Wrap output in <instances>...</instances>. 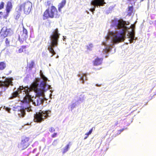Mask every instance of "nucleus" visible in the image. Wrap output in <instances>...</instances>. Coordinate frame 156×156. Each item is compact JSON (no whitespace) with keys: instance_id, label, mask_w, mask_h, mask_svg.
Listing matches in <instances>:
<instances>
[{"instance_id":"5701e85b","label":"nucleus","mask_w":156,"mask_h":156,"mask_svg":"<svg viewBox=\"0 0 156 156\" xmlns=\"http://www.w3.org/2000/svg\"><path fill=\"white\" fill-rule=\"evenodd\" d=\"M20 12H16L14 14V17L16 20H18L20 17Z\"/></svg>"},{"instance_id":"79ce46f5","label":"nucleus","mask_w":156,"mask_h":156,"mask_svg":"<svg viewBox=\"0 0 156 156\" xmlns=\"http://www.w3.org/2000/svg\"><path fill=\"white\" fill-rule=\"evenodd\" d=\"M82 80H83V77L82 78Z\"/></svg>"},{"instance_id":"72a5a7b5","label":"nucleus","mask_w":156,"mask_h":156,"mask_svg":"<svg viewBox=\"0 0 156 156\" xmlns=\"http://www.w3.org/2000/svg\"><path fill=\"white\" fill-rule=\"evenodd\" d=\"M58 143V140L56 139L54 140L52 143V145L54 146H55Z\"/></svg>"},{"instance_id":"ea45409f","label":"nucleus","mask_w":156,"mask_h":156,"mask_svg":"<svg viewBox=\"0 0 156 156\" xmlns=\"http://www.w3.org/2000/svg\"><path fill=\"white\" fill-rule=\"evenodd\" d=\"M132 0H127V1H131Z\"/></svg>"},{"instance_id":"cd10ccee","label":"nucleus","mask_w":156,"mask_h":156,"mask_svg":"<svg viewBox=\"0 0 156 156\" xmlns=\"http://www.w3.org/2000/svg\"><path fill=\"white\" fill-rule=\"evenodd\" d=\"M93 128H91V129L89 130V131L88 132H87V133H86L85 134V135H87V136H86L85 137H84V139H87V138L88 137V136H89V135L90 134L92 133V131H93Z\"/></svg>"},{"instance_id":"1a4fd4ad","label":"nucleus","mask_w":156,"mask_h":156,"mask_svg":"<svg viewBox=\"0 0 156 156\" xmlns=\"http://www.w3.org/2000/svg\"><path fill=\"white\" fill-rule=\"evenodd\" d=\"M106 4L104 0H94L92 1L91 2V5H92L94 7L90 9V11L93 12L94 14V11L95 10L96 7L103 6Z\"/></svg>"},{"instance_id":"473e14b6","label":"nucleus","mask_w":156,"mask_h":156,"mask_svg":"<svg viewBox=\"0 0 156 156\" xmlns=\"http://www.w3.org/2000/svg\"><path fill=\"white\" fill-rule=\"evenodd\" d=\"M46 84V82H44V81H42L40 83L41 85V86H42V87H43V89L44 88V87L45 86Z\"/></svg>"},{"instance_id":"c756f323","label":"nucleus","mask_w":156,"mask_h":156,"mask_svg":"<svg viewBox=\"0 0 156 156\" xmlns=\"http://www.w3.org/2000/svg\"><path fill=\"white\" fill-rule=\"evenodd\" d=\"M55 129L52 127H51L49 129V131L51 133H52L55 131Z\"/></svg>"},{"instance_id":"a19ab883","label":"nucleus","mask_w":156,"mask_h":156,"mask_svg":"<svg viewBox=\"0 0 156 156\" xmlns=\"http://www.w3.org/2000/svg\"><path fill=\"white\" fill-rule=\"evenodd\" d=\"M143 1H144V0H141V2Z\"/></svg>"},{"instance_id":"4c0bfd02","label":"nucleus","mask_w":156,"mask_h":156,"mask_svg":"<svg viewBox=\"0 0 156 156\" xmlns=\"http://www.w3.org/2000/svg\"><path fill=\"white\" fill-rule=\"evenodd\" d=\"M133 40H132L131 39H130V43H132L133 42Z\"/></svg>"},{"instance_id":"f03ea898","label":"nucleus","mask_w":156,"mask_h":156,"mask_svg":"<svg viewBox=\"0 0 156 156\" xmlns=\"http://www.w3.org/2000/svg\"><path fill=\"white\" fill-rule=\"evenodd\" d=\"M60 34L57 28L54 30L52 34L50 36L51 44L48 48L49 51L52 54L51 57H52L56 54L53 48L57 46L58 39Z\"/></svg>"},{"instance_id":"423d86ee","label":"nucleus","mask_w":156,"mask_h":156,"mask_svg":"<svg viewBox=\"0 0 156 156\" xmlns=\"http://www.w3.org/2000/svg\"><path fill=\"white\" fill-rule=\"evenodd\" d=\"M13 80L12 78H7L4 81H0V87L2 88L1 91H0V96H2V92L5 91L10 85L13 86Z\"/></svg>"},{"instance_id":"c9c22d12","label":"nucleus","mask_w":156,"mask_h":156,"mask_svg":"<svg viewBox=\"0 0 156 156\" xmlns=\"http://www.w3.org/2000/svg\"><path fill=\"white\" fill-rule=\"evenodd\" d=\"M123 130V129H122L118 130V132H119V134H120V133Z\"/></svg>"},{"instance_id":"412c9836","label":"nucleus","mask_w":156,"mask_h":156,"mask_svg":"<svg viewBox=\"0 0 156 156\" xmlns=\"http://www.w3.org/2000/svg\"><path fill=\"white\" fill-rule=\"evenodd\" d=\"M128 12L127 15L129 16H130L133 12V6H129L128 8Z\"/></svg>"},{"instance_id":"393cba45","label":"nucleus","mask_w":156,"mask_h":156,"mask_svg":"<svg viewBox=\"0 0 156 156\" xmlns=\"http://www.w3.org/2000/svg\"><path fill=\"white\" fill-rule=\"evenodd\" d=\"M45 3V5L46 6L48 7V8H50V6L51 7V5H53V4L51 3L50 1H47Z\"/></svg>"},{"instance_id":"20e7f679","label":"nucleus","mask_w":156,"mask_h":156,"mask_svg":"<svg viewBox=\"0 0 156 156\" xmlns=\"http://www.w3.org/2000/svg\"><path fill=\"white\" fill-rule=\"evenodd\" d=\"M25 90L26 96L24 98V100L27 102H29L30 101L32 102L33 105L37 106H39L43 103L44 101L43 98L37 96L34 98H33L32 99L31 98V96L29 95V93L30 91V89L27 88H25Z\"/></svg>"},{"instance_id":"6ab92c4d","label":"nucleus","mask_w":156,"mask_h":156,"mask_svg":"<svg viewBox=\"0 0 156 156\" xmlns=\"http://www.w3.org/2000/svg\"><path fill=\"white\" fill-rule=\"evenodd\" d=\"M6 67V64L5 62H0V70H2L4 69Z\"/></svg>"},{"instance_id":"4be33fe9","label":"nucleus","mask_w":156,"mask_h":156,"mask_svg":"<svg viewBox=\"0 0 156 156\" xmlns=\"http://www.w3.org/2000/svg\"><path fill=\"white\" fill-rule=\"evenodd\" d=\"M27 47L26 45H23L20 47L18 50V52L19 53H21L24 51H26L25 49Z\"/></svg>"},{"instance_id":"f8f14e48","label":"nucleus","mask_w":156,"mask_h":156,"mask_svg":"<svg viewBox=\"0 0 156 156\" xmlns=\"http://www.w3.org/2000/svg\"><path fill=\"white\" fill-rule=\"evenodd\" d=\"M8 32L6 28L3 27L0 30V39L3 40L7 36Z\"/></svg>"},{"instance_id":"aec40b11","label":"nucleus","mask_w":156,"mask_h":156,"mask_svg":"<svg viewBox=\"0 0 156 156\" xmlns=\"http://www.w3.org/2000/svg\"><path fill=\"white\" fill-rule=\"evenodd\" d=\"M18 115L19 116L21 117H23L26 115L25 111L23 109H21L18 112Z\"/></svg>"},{"instance_id":"39448f33","label":"nucleus","mask_w":156,"mask_h":156,"mask_svg":"<svg viewBox=\"0 0 156 156\" xmlns=\"http://www.w3.org/2000/svg\"><path fill=\"white\" fill-rule=\"evenodd\" d=\"M51 113V111L49 110H40L34 115V122L38 123L41 122L49 116V114Z\"/></svg>"},{"instance_id":"dca6fc26","label":"nucleus","mask_w":156,"mask_h":156,"mask_svg":"<svg viewBox=\"0 0 156 156\" xmlns=\"http://www.w3.org/2000/svg\"><path fill=\"white\" fill-rule=\"evenodd\" d=\"M103 59L101 58L97 57L93 61V64L94 66H98L101 64Z\"/></svg>"},{"instance_id":"a211bd4d","label":"nucleus","mask_w":156,"mask_h":156,"mask_svg":"<svg viewBox=\"0 0 156 156\" xmlns=\"http://www.w3.org/2000/svg\"><path fill=\"white\" fill-rule=\"evenodd\" d=\"M34 65L35 63L34 61L33 60L31 61L30 63L27 64V68L30 70H31L33 68Z\"/></svg>"},{"instance_id":"58836bf2","label":"nucleus","mask_w":156,"mask_h":156,"mask_svg":"<svg viewBox=\"0 0 156 156\" xmlns=\"http://www.w3.org/2000/svg\"><path fill=\"white\" fill-rule=\"evenodd\" d=\"M89 46H90V47H92V46H93V44H89Z\"/></svg>"},{"instance_id":"4468645a","label":"nucleus","mask_w":156,"mask_h":156,"mask_svg":"<svg viewBox=\"0 0 156 156\" xmlns=\"http://www.w3.org/2000/svg\"><path fill=\"white\" fill-rule=\"evenodd\" d=\"M12 3L9 1L7 2L6 6V16H5V17L8 16L9 13L12 9Z\"/></svg>"},{"instance_id":"6e6552de","label":"nucleus","mask_w":156,"mask_h":156,"mask_svg":"<svg viewBox=\"0 0 156 156\" xmlns=\"http://www.w3.org/2000/svg\"><path fill=\"white\" fill-rule=\"evenodd\" d=\"M22 30L18 32V40L20 42L23 43V42L26 41L28 37V32L26 29L24 27H23Z\"/></svg>"},{"instance_id":"2f4dec72","label":"nucleus","mask_w":156,"mask_h":156,"mask_svg":"<svg viewBox=\"0 0 156 156\" xmlns=\"http://www.w3.org/2000/svg\"><path fill=\"white\" fill-rule=\"evenodd\" d=\"M5 44H6V46H9V41L8 40V39L7 38L5 39Z\"/></svg>"},{"instance_id":"b1692460","label":"nucleus","mask_w":156,"mask_h":156,"mask_svg":"<svg viewBox=\"0 0 156 156\" xmlns=\"http://www.w3.org/2000/svg\"><path fill=\"white\" fill-rule=\"evenodd\" d=\"M69 144H67L65 147V148L64 149L62 153L63 154H64L66 152H67L69 150Z\"/></svg>"},{"instance_id":"bb28decb","label":"nucleus","mask_w":156,"mask_h":156,"mask_svg":"<svg viewBox=\"0 0 156 156\" xmlns=\"http://www.w3.org/2000/svg\"><path fill=\"white\" fill-rule=\"evenodd\" d=\"M6 16V14L5 15L4 14V13L2 12H0V19H2V18L6 19L8 16L5 17Z\"/></svg>"},{"instance_id":"0eeeda50","label":"nucleus","mask_w":156,"mask_h":156,"mask_svg":"<svg viewBox=\"0 0 156 156\" xmlns=\"http://www.w3.org/2000/svg\"><path fill=\"white\" fill-rule=\"evenodd\" d=\"M19 7L20 10L23 9L25 14H28L31 11L32 4L30 2L27 1L20 5Z\"/></svg>"},{"instance_id":"f704fd0d","label":"nucleus","mask_w":156,"mask_h":156,"mask_svg":"<svg viewBox=\"0 0 156 156\" xmlns=\"http://www.w3.org/2000/svg\"><path fill=\"white\" fill-rule=\"evenodd\" d=\"M57 135V133H54L53 134L51 135V136L52 138L55 137Z\"/></svg>"},{"instance_id":"c85d7f7f","label":"nucleus","mask_w":156,"mask_h":156,"mask_svg":"<svg viewBox=\"0 0 156 156\" xmlns=\"http://www.w3.org/2000/svg\"><path fill=\"white\" fill-rule=\"evenodd\" d=\"M40 75L41 76L44 81H47V78L42 73H41Z\"/></svg>"},{"instance_id":"f257e3e1","label":"nucleus","mask_w":156,"mask_h":156,"mask_svg":"<svg viewBox=\"0 0 156 156\" xmlns=\"http://www.w3.org/2000/svg\"><path fill=\"white\" fill-rule=\"evenodd\" d=\"M117 27L118 29L122 28V31L120 33H115L112 34V41L115 43H119L123 41L125 38V32L127 30L126 26L127 24L126 22L122 20H119L118 21Z\"/></svg>"},{"instance_id":"ddd939ff","label":"nucleus","mask_w":156,"mask_h":156,"mask_svg":"<svg viewBox=\"0 0 156 156\" xmlns=\"http://www.w3.org/2000/svg\"><path fill=\"white\" fill-rule=\"evenodd\" d=\"M39 80L40 79H37L35 81L32 83L30 87L29 88L30 89V91H31V90H33L35 91V90H36L38 88L37 87ZM28 88H29V87Z\"/></svg>"},{"instance_id":"9b49d317","label":"nucleus","mask_w":156,"mask_h":156,"mask_svg":"<svg viewBox=\"0 0 156 156\" xmlns=\"http://www.w3.org/2000/svg\"><path fill=\"white\" fill-rule=\"evenodd\" d=\"M27 88H28V87H23V86H20V87L18 88L17 90L13 92L11 96L9 97V99H12L19 97V94L21 92V90H24V91L25 92V89Z\"/></svg>"},{"instance_id":"a878e982","label":"nucleus","mask_w":156,"mask_h":156,"mask_svg":"<svg viewBox=\"0 0 156 156\" xmlns=\"http://www.w3.org/2000/svg\"><path fill=\"white\" fill-rule=\"evenodd\" d=\"M129 36L132 40L134 39V34L133 32H130L129 33Z\"/></svg>"},{"instance_id":"f3484780","label":"nucleus","mask_w":156,"mask_h":156,"mask_svg":"<svg viewBox=\"0 0 156 156\" xmlns=\"http://www.w3.org/2000/svg\"><path fill=\"white\" fill-rule=\"evenodd\" d=\"M44 89L38 88L36 90H35V92L36 93L37 96L39 97L44 96Z\"/></svg>"},{"instance_id":"7c9ffc66","label":"nucleus","mask_w":156,"mask_h":156,"mask_svg":"<svg viewBox=\"0 0 156 156\" xmlns=\"http://www.w3.org/2000/svg\"><path fill=\"white\" fill-rule=\"evenodd\" d=\"M4 3L3 2H2L0 3V10L4 8Z\"/></svg>"},{"instance_id":"2eb2a0df","label":"nucleus","mask_w":156,"mask_h":156,"mask_svg":"<svg viewBox=\"0 0 156 156\" xmlns=\"http://www.w3.org/2000/svg\"><path fill=\"white\" fill-rule=\"evenodd\" d=\"M66 0H62L58 5V10L59 12H62V9L65 5Z\"/></svg>"},{"instance_id":"9d476101","label":"nucleus","mask_w":156,"mask_h":156,"mask_svg":"<svg viewBox=\"0 0 156 156\" xmlns=\"http://www.w3.org/2000/svg\"><path fill=\"white\" fill-rule=\"evenodd\" d=\"M30 138L28 137L23 138L21 142L18 144V147L21 150H23L26 148L30 145Z\"/></svg>"},{"instance_id":"e433bc0d","label":"nucleus","mask_w":156,"mask_h":156,"mask_svg":"<svg viewBox=\"0 0 156 156\" xmlns=\"http://www.w3.org/2000/svg\"><path fill=\"white\" fill-rule=\"evenodd\" d=\"M7 111L8 112H10V109L9 108H7Z\"/></svg>"},{"instance_id":"7ed1b4c3","label":"nucleus","mask_w":156,"mask_h":156,"mask_svg":"<svg viewBox=\"0 0 156 156\" xmlns=\"http://www.w3.org/2000/svg\"><path fill=\"white\" fill-rule=\"evenodd\" d=\"M58 10L54 5H51L50 8H48L44 12L43 19L46 20L49 18H58L60 16Z\"/></svg>"}]
</instances>
